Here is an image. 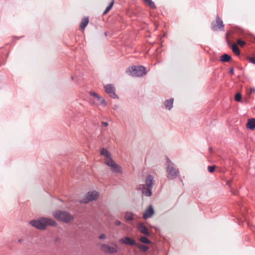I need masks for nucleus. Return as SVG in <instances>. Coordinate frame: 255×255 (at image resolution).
Wrapping results in <instances>:
<instances>
[{
	"label": "nucleus",
	"instance_id": "nucleus-32",
	"mask_svg": "<svg viewBox=\"0 0 255 255\" xmlns=\"http://www.w3.org/2000/svg\"><path fill=\"white\" fill-rule=\"evenodd\" d=\"M102 125L103 127H107L109 125V124L108 122H102Z\"/></svg>",
	"mask_w": 255,
	"mask_h": 255
},
{
	"label": "nucleus",
	"instance_id": "nucleus-6",
	"mask_svg": "<svg viewBox=\"0 0 255 255\" xmlns=\"http://www.w3.org/2000/svg\"><path fill=\"white\" fill-rule=\"evenodd\" d=\"M224 24L221 19L219 15L217 14L216 16V21H212L211 23V28L214 31L224 30Z\"/></svg>",
	"mask_w": 255,
	"mask_h": 255
},
{
	"label": "nucleus",
	"instance_id": "nucleus-14",
	"mask_svg": "<svg viewBox=\"0 0 255 255\" xmlns=\"http://www.w3.org/2000/svg\"><path fill=\"white\" fill-rule=\"evenodd\" d=\"M145 183L147 187H152L153 177L151 175H148L145 180Z\"/></svg>",
	"mask_w": 255,
	"mask_h": 255
},
{
	"label": "nucleus",
	"instance_id": "nucleus-34",
	"mask_svg": "<svg viewBox=\"0 0 255 255\" xmlns=\"http://www.w3.org/2000/svg\"><path fill=\"white\" fill-rule=\"evenodd\" d=\"M106 238V236L105 234H102L100 236H99V238L100 239H104Z\"/></svg>",
	"mask_w": 255,
	"mask_h": 255
},
{
	"label": "nucleus",
	"instance_id": "nucleus-4",
	"mask_svg": "<svg viewBox=\"0 0 255 255\" xmlns=\"http://www.w3.org/2000/svg\"><path fill=\"white\" fill-rule=\"evenodd\" d=\"M54 217L59 221L68 222L73 220V217L68 212L62 211H57L53 214Z\"/></svg>",
	"mask_w": 255,
	"mask_h": 255
},
{
	"label": "nucleus",
	"instance_id": "nucleus-20",
	"mask_svg": "<svg viewBox=\"0 0 255 255\" xmlns=\"http://www.w3.org/2000/svg\"><path fill=\"white\" fill-rule=\"evenodd\" d=\"M231 60V57L227 54H224L220 58V61L222 62H229Z\"/></svg>",
	"mask_w": 255,
	"mask_h": 255
},
{
	"label": "nucleus",
	"instance_id": "nucleus-38",
	"mask_svg": "<svg viewBox=\"0 0 255 255\" xmlns=\"http://www.w3.org/2000/svg\"><path fill=\"white\" fill-rule=\"evenodd\" d=\"M98 101H100L101 99V97L98 95V96L96 98Z\"/></svg>",
	"mask_w": 255,
	"mask_h": 255
},
{
	"label": "nucleus",
	"instance_id": "nucleus-1",
	"mask_svg": "<svg viewBox=\"0 0 255 255\" xmlns=\"http://www.w3.org/2000/svg\"><path fill=\"white\" fill-rule=\"evenodd\" d=\"M30 224L38 229L42 230L45 229L47 225L56 226V223L53 219L42 217L39 219L31 220Z\"/></svg>",
	"mask_w": 255,
	"mask_h": 255
},
{
	"label": "nucleus",
	"instance_id": "nucleus-35",
	"mask_svg": "<svg viewBox=\"0 0 255 255\" xmlns=\"http://www.w3.org/2000/svg\"><path fill=\"white\" fill-rule=\"evenodd\" d=\"M115 225L118 226H120L121 225V222L119 220H116L115 221Z\"/></svg>",
	"mask_w": 255,
	"mask_h": 255
},
{
	"label": "nucleus",
	"instance_id": "nucleus-7",
	"mask_svg": "<svg viewBox=\"0 0 255 255\" xmlns=\"http://www.w3.org/2000/svg\"><path fill=\"white\" fill-rule=\"evenodd\" d=\"M98 196V192L96 191L89 192L80 202L82 203H87L90 201L96 200Z\"/></svg>",
	"mask_w": 255,
	"mask_h": 255
},
{
	"label": "nucleus",
	"instance_id": "nucleus-30",
	"mask_svg": "<svg viewBox=\"0 0 255 255\" xmlns=\"http://www.w3.org/2000/svg\"><path fill=\"white\" fill-rule=\"evenodd\" d=\"M246 224L248 225V227H249V228H250V229H251V230H252L253 232H254V228H255V227L254 225H253L251 224H250V223H247H247H246Z\"/></svg>",
	"mask_w": 255,
	"mask_h": 255
},
{
	"label": "nucleus",
	"instance_id": "nucleus-16",
	"mask_svg": "<svg viewBox=\"0 0 255 255\" xmlns=\"http://www.w3.org/2000/svg\"><path fill=\"white\" fill-rule=\"evenodd\" d=\"M173 101V98H170V99L165 100L164 105L167 109L170 110L172 108Z\"/></svg>",
	"mask_w": 255,
	"mask_h": 255
},
{
	"label": "nucleus",
	"instance_id": "nucleus-40",
	"mask_svg": "<svg viewBox=\"0 0 255 255\" xmlns=\"http://www.w3.org/2000/svg\"><path fill=\"white\" fill-rule=\"evenodd\" d=\"M255 91V89L254 88H251L250 92L251 93L254 92Z\"/></svg>",
	"mask_w": 255,
	"mask_h": 255
},
{
	"label": "nucleus",
	"instance_id": "nucleus-8",
	"mask_svg": "<svg viewBox=\"0 0 255 255\" xmlns=\"http://www.w3.org/2000/svg\"><path fill=\"white\" fill-rule=\"evenodd\" d=\"M106 92L113 99H119L118 96L115 93V88L112 84H107L105 86Z\"/></svg>",
	"mask_w": 255,
	"mask_h": 255
},
{
	"label": "nucleus",
	"instance_id": "nucleus-18",
	"mask_svg": "<svg viewBox=\"0 0 255 255\" xmlns=\"http://www.w3.org/2000/svg\"><path fill=\"white\" fill-rule=\"evenodd\" d=\"M89 23V17H84L82 18L80 27L81 29H84Z\"/></svg>",
	"mask_w": 255,
	"mask_h": 255
},
{
	"label": "nucleus",
	"instance_id": "nucleus-21",
	"mask_svg": "<svg viewBox=\"0 0 255 255\" xmlns=\"http://www.w3.org/2000/svg\"><path fill=\"white\" fill-rule=\"evenodd\" d=\"M145 4L147 5L151 9H155L156 6L152 0H142Z\"/></svg>",
	"mask_w": 255,
	"mask_h": 255
},
{
	"label": "nucleus",
	"instance_id": "nucleus-23",
	"mask_svg": "<svg viewBox=\"0 0 255 255\" xmlns=\"http://www.w3.org/2000/svg\"><path fill=\"white\" fill-rule=\"evenodd\" d=\"M139 241L143 244H150L151 243V241L148 239L146 237L141 236L139 238Z\"/></svg>",
	"mask_w": 255,
	"mask_h": 255
},
{
	"label": "nucleus",
	"instance_id": "nucleus-29",
	"mask_svg": "<svg viewBox=\"0 0 255 255\" xmlns=\"http://www.w3.org/2000/svg\"><path fill=\"white\" fill-rule=\"evenodd\" d=\"M248 60L252 63L255 64V57H249L248 58Z\"/></svg>",
	"mask_w": 255,
	"mask_h": 255
},
{
	"label": "nucleus",
	"instance_id": "nucleus-12",
	"mask_svg": "<svg viewBox=\"0 0 255 255\" xmlns=\"http://www.w3.org/2000/svg\"><path fill=\"white\" fill-rule=\"evenodd\" d=\"M137 228L138 231L145 236H149L150 235V232L144 223L142 222L139 223L137 225Z\"/></svg>",
	"mask_w": 255,
	"mask_h": 255
},
{
	"label": "nucleus",
	"instance_id": "nucleus-31",
	"mask_svg": "<svg viewBox=\"0 0 255 255\" xmlns=\"http://www.w3.org/2000/svg\"><path fill=\"white\" fill-rule=\"evenodd\" d=\"M90 94L91 96H92L93 97H94L95 98H96L98 96V94L97 93H96L95 92H93V91H91Z\"/></svg>",
	"mask_w": 255,
	"mask_h": 255
},
{
	"label": "nucleus",
	"instance_id": "nucleus-42",
	"mask_svg": "<svg viewBox=\"0 0 255 255\" xmlns=\"http://www.w3.org/2000/svg\"><path fill=\"white\" fill-rule=\"evenodd\" d=\"M71 78H72V80H73V76L71 77Z\"/></svg>",
	"mask_w": 255,
	"mask_h": 255
},
{
	"label": "nucleus",
	"instance_id": "nucleus-2",
	"mask_svg": "<svg viewBox=\"0 0 255 255\" xmlns=\"http://www.w3.org/2000/svg\"><path fill=\"white\" fill-rule=\"evenodd\" d=\"M167 178L168 180H172L177 178L179 175V169L169 159L167 158L166 161Z\"/></svg>",
	"mask_w": 255,
	"mask_h": 255
},
{
	"label": "nucleus",
	"instance_id": "nucleus-19",
	"mask_svg": "<svg viewBox=\"0 0 255 255\" xmlns=\"http://www.w3.org/2000/svg\"><path fill=\"white\" fill-rule=\"evenodd\" d=\"M135 246L137 247L140 251H142L143 253L146 252L149 249V248L147 246L140 243H136Z\"/></svg>",
	"mask_w": 255,
	"mask_h": 255
},
{
	"label": "nucleus",
	"instance_id": "nucleus-36",
	"mask_svg": "<svg viewBox=\"0 0 255 255\" xmlns=\"http://www.w3.org/2000/svg\"><path fill=\"white\" fill-rule=\"evenodd\" d=\"M234 68H230V70H229V72L231 74H234Z\"/></svg>",
	"mask_w": 255,
	"mask_h": 255
},
{
	"label": "nucleus",
	"instance_id": "nucleus-39",
	"mask_svg": "<svg viewBox=\"0 0 255 255\" xmlns=\"http://www.w3.org/2000/svg\"><path fill=\"white\" fill-rule=\"evenodd\" d=\"M60 241V239L59 238H56L55 239V242H59Z\"/></svg>",
	"mask_w": 255,
	"mask_h": 255
},
{
	"label": "nucleus",
	"instance_id": "nucleus-9",
	"mask_svg": "<svg viewBox=\"0 0 255 255\" xmlns=\"http://www.w3.org/2000/svg\"><path fill=\"white\" fill-rule=\"evenodd\" d=\"M117 248L118 246L115 244L114 247L105 244H103L101 246V249L104 252L111 254L116 253L118 252Z\"/></svg>",
	"mask_w": 255,
	"mask_h": 255
},
{
	"label": "nucleus",
	"instance_id": "nucleus-26",
	"mask_svg": "<svg viewBox=\"0 0 255 255\" xmlns=\"http://www.w3.org/2000/svg\"><path fill=\"white\" fill-rule=\"evenodd\" d=\"M235 100L237 102H242V95L240 93H237L235 96Z\"/></svg>",
	"mask_w": 255,
	"mask_h": 255
},
{
	"label": "nucleus",
	"instance_id": "nucleus-10",
	"mask_svg": "<svg viewBox=\"0 0 255 255\" xmlns=\"http://www.w3.org/2000/svg\"><path fill=\"white\" fill-rule=\"evenodd\" d=\"M119 242L121 244L130 246H135V245H136V242L135 241V240L132 239L128 236L125 237L121 239Z\"/></svg>",
	"mask_w": 255,
	"mask_h": 255
},
{
	"label": "nucleus",
	"instance_id": "nucleus-24",
	"mask_svg": "<svg viewBox=\"0 0 255 255\" xmlns=\"http://www.w3.org/2000/svg\"><path fill=\"white\" fill-rule=\"evenodd\" d=\"M125 217L128 221H131L133 219V214L131 212H126Z\"/></svg>",
	"mask_w": 255,
	"mask_h": 255
},
{
	"label": "nucleus",
	"instance_id": "nucleus-27",
	"mask_svg": "<svg viewBox=\"0 0 255 255\" xmlns=\"http://www.w3.org/2000/svg\"><path fill=\"white\" fill-rule=\"evenodd\" d=\"M237 43L239 45H240L242 47H244L246 44V42L240 39L237 40Z\"/></svg>",
	"mask_w": 255,
	"mask_h": 255
},
{
	"label": "nucleus",
	"instance_id": "nucleus-41",
	"mask_svg": "<svg viewBox=\"0 0 255 255\" xmlns=\"http://www.w3.org/2000/svg\"><path fill=\"white\" fill-rule=\"evenodd\" d=\"M22 242V240L21 239H20L18 240V242L19 243H21Z\"/></svg>",
	"mask_w": 255,
	"mask_h": 255
},
{
	"label": "nucleus",
	"instance_id": "nucleus-25",
	"mask_svg": "<svg viewBox=\"0 0 255 255\" xmlns=\"http://www.w3.org/2000/svg\"><path fill=\"white\" fill-rule=\"evenodd\" d=\"M114 4V0L111 2V3L109 4V5L107 7L105 11L103 12V14L105 15L112 8Z\"/></svg>",
	"mask_w": 255,
	"mask_h": 255
},
{
	"label": "nucleus",
	"instance_id": "nucleus-28",
	"mask_svg": "<svg viewBox=\"0 0 255 255\" xmlns=\"http://www.w3.org/2000/svg\"><path fill=\"white\" fill-rule=\"evenodd\" d=\"M215 168H216V166L215 165H213V166H209L208 167V171L210 172V173H213L215 169Z\"/></svg>",
	"mask_w": 255,
	"mask_h": 255
},
{
	"label": "nucleus",
	"instance_id": "nucleus-37",
	"mask_svg": "<svg viewBox=\"0 0 255 255\" xmlns=\"http://www.w3.org/2000/svg\"><path fill=\"white\" fill-rule=\"evenodd\" d=\"M118 108V106L117 105H115L113 106V109L114 110H116Z\"/></svg>",
	"mask_w": 255,
	"mask_h": 255
},
{
	"label": "nucleus",
	"instance_id": "nucleus-15",
	"mask_svg": "<svg viewBox=\"0 0 255 255\" xmlns=\"http://www.w3.org/2000/svg\"><path fill=\"white\" fill-rule=\"evenodd\" d=\"M247 128L251 130L255 128V119H250L247 123Z\"/></svg>",
	"mask_w": 255,
	"mask_h": 255
},
{
	"label": "nucleus",
	"instance_id": "nucleus-22",
	"mask_svg": "<svg viewBox=\"0 0 255 255\" xmlns=\"http://www.w3.org/2000/svg\"><path fill=\"white\" fill-rule=\"evenodd\" d=\"M231 48L233 51V52L237 55H240V51L239 50V48H238V46L236 44L234 43L231 46Z\"/></svg>",
	"mask_w": 255,
	"mask_h": 255
},
{
	"label": "nucleus",
	"instance_id": "nucleus-3",
	"mask_svg": "<svg viewBox=\"0 0 255 255\" xmlns=\"http://www.w3.org/2000/svg\"><path fill=\"white\" fill-rule=\"evenodd\" d=\"M126 72L128 74L134 77L142 76L146 74L145 68L143 66H133L128 67Z\"/></svg>",
	"mask_w": 255,
	"mask_h": 255
},
{
	"label": "nucleus",
	"instance_id": "nucleus-5",
	"mask_svg": "<svg viewBox=\"0 0 255 255\" xmlns=\"http://www.w3.org/2000/svg\"><path fill=\"white\" fill-rule=\"evenodd\" d=\"M105 163L109 167L112 172L122 174L123 172L121 167L117 164L112 158H110L109 160H105Z\"/></svg>",
	"mask_w": 255,
	"mask_h": 255
},
{
	"label": "nucleus",
	"instance_id": "nucleus-17",
	"mask_svg": "<svg viewBox=\"0 0 255 255\" xmlns=\"http://www.w3.org/2000/svg\"><path fill=\"white\" fill-rule=\"evenodd\" d=\"M100 153L101 154L106 156V160H109L110 158H112L110 152L104 148H102L101 149Z\"/></svg>",
	"mask_w": 255,
	"mask_h": 255
},
{
	"label": "nucleus",
	"instance_id": "nucleus-11",
	"mask_svg": "<svg viewBox=\"0 0 255 255\" xmlns=\"http://www.w3.org/2000/svg\"><path fill=\"white\" fill-rule=\"evenodd\" d=\"M152 187H145L144 185H140L137 188L138 190H141L142 193L147 197H150L152 195Z\"/></svg>",
	"mask_w": 255,
	"mask_h": 255
},
{
	"label": "nucleus",
	"instance_id": "nucleus-33",
	"mask_svg": "<svg viewBox=\"0 0 255 255\" xmlns=\"http://www.w3.org/2000/svg\"><path fill=\"white\" fill-rule=\"evenodd\" d=\"M101 103L102 105H104V106H106L107 105L105 99H102V100L101 101Z\"/></svg>",
	"mask_w": 255,
	"mask_h": 255
},
{
	"label": "nucleus",
	"instance_id": "nucleus-13",
	"mask_svg": "<svg viewBox=\"0 0 255 255\" xmlns=\"http://www.w3.org/2000/svg\"><path fill=\"white\" fill-rule=\"evenodd\" d=\"M154 211L151 205H149L143 214V218L144 219L151 218L154 214Z\"/></svg>",
	"mask_w": 255,
	"mask_h": 255
}]
</instances>
